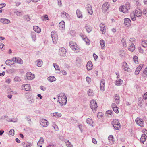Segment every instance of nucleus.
Here are the masks:
<instances>
[{
	"label": "nucleus",
	"instance_id": "1",
	"mask_svg": "<svg viewBox=\"0 0 147 147\" xmlns=\"http://www.w3.org/2000/svg\"><path fill=\"white\" fill-rule=\"evenodd\" d=\"M130 8V3L127 2L125 5H123L119 7V9L120 11L124 13H127Z\"/></svg>",
	"mask_w": 147,
	"mask_h": 147
},
{
	"label": "nucleus",
	"instance_id": "2",
	"mask_svg": "<svg viewBox=\"0 0 147 147\" xmlns=\"http://www.w3.org/2000/svg\"><path fill=\"white\" fill-rule=\"evenodd\" d=\"M62 96H59L58 97V102L61 104V106L65 105L67 102V97L65 95L64 93L62 94Z\"/></svg>",
	"mask_w": 147,
	"mask_h": 147
},
{
	"label": "nucleus",
	"instance_id": "3",
	"mask_svg": "<svg viewBox=\"0 0 147 147\" xmlns=\"http://www.w3.org/2000/svg\"><path fill=\"white\" fill-rule=\"evenodd\" d=\"M69 45L71 48L73 50L75 51L76 52L80 51L79 47L76 42L71 41L70 42Z\"/></svg>",
	"mask_w": 147,
	"mask_h": 147
},
{
	"label": "nucleus",
	"instance_id": "4",
	"mask_svg": "<svg viewBox=\"0 0 147 147\" xmlns=\"http://www.w3.org/2000/svg\"><path fill=\"white\" fill-rule=\"evenodd\" d=\"M112 124L116 130H118L120 127V124L118 120H114L113 122H112Z\"/></svg>",
	"mask_w": 147,
	"mask_h": 147
},
{
	"label": "nucleus",
	"instance_id": "5",
	"mask_svg": "<svg viewBox=\"0 0 147 147\" xmlns=\"http://www.w3.org/2000/svg\"><path fill=\"white\" fill-rule=\"evenodd\" d=\"M135 121L136 124L141 127H143L144 126V122L143 120L142 119L137 117L135 120Z\"/></svg>",
	"mask_w": 147,
	"mask_h": 147
},
{
	"label": "nucleus",
	"instance_id": "6",
	"mask_svg": "<svg viewBox=\"0 0 147 147\" xmlns=\"http://www.w3.org/2000/svg\"><path fill=\"white\" fill-rule=\"evenodd\" d=\"M12 61L15 63L20 64H22L23 63V61L20 57H14L12 59Z\"/></svg>",
	"mask_w": 147,
	"mask_h": 147
},
{
	"label": "nucleus",
	"instance_id": "7",
	"mask_svg": "<svg viewBox=\"0 0 147 147\" xmlns=\"http://www.w3.org/2000/svg\"><path fill=\"white\" fill-rule=\"evenodd\" d=\"M51 37L53 43L55 44L57 42L58 36L55 32L52 31L51 32Z\"/></svg>",
	"mask_w": 147,
	"mask_h": 147
},
{
	"label": "nucleus",
	"instance_id": "8",
	"mask_svg": "<svg viewBox=\"0 0 147 147\" xmlns=\"http://www.w3.org/2000/svg\"><path fill=\"white\" fill-rule=\"evenodd\" d=\"M90 106L92 110H95L96 109L97 107V105L95 100H91L90 103Z\"/></svg>",
	"mask_w": 147,
	"mask_h": 147
},
{
	"label": "nucleus",
	"instance_id": "9",
	"mask_svg": "<svg viewBox=\"0 0 147 147\" xmlns=\"http://www.w3.org/2000/svg\"><path fill=\"white\" fill-rule=\"evenodd\" d=\"M40 124L42 126L46 127L48 125V122L47 121L44 119H41L40 121Z\"/></svg>",
	"mask_w": 147,
	"mask_h": 147
},
{
	"label": "nucleus",
	"instance_id": "10",
	"mask_svg": "<svg viewBox=\"0 0 147 147\" xmlns=\"http://www.w3.org/2000/svg\"><path fill=\"white\" fill-rule=\"evenodd\" d=\"M66 51L65 48L62 47L59 49V53L61 56H65L66 55Z\"/></svg>",
	"mask_w": 147,
	"mask_h": 147
},
{
	"label": "nucleus",
	"instance_id": "11",
	"mask_svg": "<svg viewBox=\"0 0 147 147\" xmlns=\"http://www.w3.org/2000/svg\"><path fill=\"white\" fill-rule=\"evenodd\" d=\"M109 7V4L107 2L104 3L102 7V9L104 12H106Z\"/></svg>",
	"mask_w": 147,
	"mask_h": 147
},
{
	"label": "nucleus",
	"instance_id": "12",
	"mask_svg": "<svg viewBox=\"0 0 147 147\" xmlns=\"http://www.w3.org/2000/svg\"><path fill=\"white\" fill-rule=\"evenodd\" d=\"M80 36L83 40L85 42L86 44L87 45H89L90 44V41L87 36L83 34H81Z\"/></svg>",
	"mask_w": 147,
	"mask_h": 147
},
{
	"label": "nucleus",
	"instance_id": "13",
	"mask_svg": "<svg viewBox=\"0 0 147 147\" xmlns=\"http://www.w3.org/2000/svg\"><path fill=\"white\" fill-rule=\"evenodd\" d=\"M124 24L127 27H129L131 25V21L130 19L129 18H125L124 19Z\"/></svg>",
	"mask_w": 147,
	"mask_h": 147
},
{
	"label": "nucleus",
	"instance_id": "14",
	"mask_svg": "<svg viewBox=\"0 0 147 147\" xmlns=\"http://www.w3.org/2000/svg\"><path fill=\"white\" fill-rule=\"evenodd\" d=\"M143 65L144 64H140L136 68L135 72V75H137L139 74V72L143 67Z\"/></svg>",
	"mask_w": 147,
	"mask_h": 147
},
{
	"label": "nucleus",
	"instance_id": "15",
	"mask_svg": "<svg viewBox=\"0 0 147 147\" xmlns=\"http://www.w3.org/2000/svg\"><path fill=\"white\" fill-rule=\"evenodd\" d=\"M86 9L88 11L89 14L90 15H92L93 13V11L92 9L91 6L88 4H87L86 7Z\"/></svg>",
	"mask_w": 147,
	"mask_h": 147
},
{
	"label": "nucleus",
	"instance_id": "16",
	"mask_svg": "<svg viewBox=\"0 0 147 147\" xmlns=\"http://www.w3.org/2000/svg\"><path fill=\"white\" fill-rule=\"evenodd\" d=\"M105 80L104 79H102L100 81V88L101 90L104 91L105 89Z\"/></svg>",
	"mask_w": 147,
	"mask_h": 147
},
{
	"label": "nucleus",
	"instance_id": "17",
	"mask_svg": "<svg viewBox=\"0 0 147 147\" xmlns=\"http://www.w3.org/2000/svg\"><path fill=\"white\" fill-rule=\"evenodd\" d=\"M22 89L26 91H30V84H23L22 86Z\"/></svg>",
	"mask_w": 147,
	"mask_h": 147
},
{
	"label": "nucleus",
	"instance_id": "18",
	"mask_svg": "<svg viewBox=\"0 0 147 147\" xmlns=\"http://www.w3.org/2000/svg\"><path fill=\"white\" fill-rule=\"evenodd\" d=\"M26 77L29 80H32L34 78V76L30 72H28L26 74Z\"/></svg>",
	"mask_w": 147,
	"mask_h": 147
},
{
	"label": "nucleus",
	"instance_id": "19",
	"mask_svg": "<svg viewBox=\"0 0 147 147\" xmlns=\"http://www.w3.org/2000/svg\"><path fill=\"white\" fill-rule=\"evenodd\" d=\"M26 98L29 103L30 104H32L34 102V99L33 98L32 96L30 95H27L26 96Z\"/></svg>",
	"mask_w": 147,
	"mask_h": 147
},
{
	"label": "nucleus",
	"instance_id": "20",
	"mask_svg": "<svg viewBox=\"0 0 147 147\" xmlns=\"http://www.w3.org/2000/svg\"><path fill=\"white\" fill-rule=\"evenodd\" d=\"M61 16L62 17L65 18L68 20H69L70 18V16L68 14L64 11L62 12L61 13Z\"/></svg>",
	"mask_w": 147,
	"mask_h": 147
},
{
	"label": "nucleus",
	"instance_id": "21",
	"mask_svg": "<svg viewBox=\"0 0 147 147\" xmlns=\"http://www.w3.org/2000/svg\"><path fill=\"white\" fill-rule=\"evenodd\" d=\"M122 67L124 70L125 71L129 72L131 70L128 67V65L126 62H124L123 63Z\"/></svg>",
	"mask_w": 147,
	"mask_h": 147
},
{
	"label": "nucleus",
	"instance_id": "22",
	"mask_svg": "<svg viewBox=\"0 0 147 147\" xmlns=\"http://www.w3.org/2000/svg\"><path fill=\"white\" fill-rule=\"evenodd\" d=\"M111 107L113 111L116 113H119L118 107L116 106L115 103L111 105Z\"/></svg>",
	"mask_w": 147,
	"mask_h": 147
},
{
	"label": "nucleus",
	"instance_id": "23",
	"mask_svg": "<svg viewBox=\"0 0 147 147\" xmlns=\"http://www.w3.org/2000/svg\"><path fill=\"white\" fill-rule=\"evenodd\" d=\"M92 64L91 61H88L86 65L87 69V70H91L92 68Z\"/></svg>",
	"mask_w": 147,
	"mask_h": 147
},
{
	"label": "nucleus",
	"instance_id": "24",
	"mask_svg": "<svg viewBox=\"0 0 147 147\" xmlns=\"http://www.w3.org/2000/svg\"><path fill=\"white\" fill-rule=\"evenodd\" d=\"M135 13L136 16L137 17H140L141 16L142 14V12L141 10L140 9H136L135 10Z\"/></svg>",
	"mask_w": 147,
	"mask_h": 147
},
{
	"label": "nucleus",
	"instance_id": "25",
	"mask_svg": "<svg viewBox=\"0 0 147 147\" xmlns=\"http://www.w3.org/2000/svg\"><path fill=\"white\" fill-rule=\"evenodd\" d=\"M109 144H113L114 143V140L112 135H110L108 138Z\"/></svg>",
	"mask_w": 147,
	"mask_h": 147
},
{
	"label": "nucleus",
	"instance_id": "26",
	"mask_svg": "<svg viewBox=\"0 0 147 147\" xmlns=\"http://www.w3.org/2000/svg\"><path fill=\"white\" fill-rule=\"evenodd\" d=\"M22 145L23 147H30L32 146V144L31 143L26 142L22 143Z\"/></svg>",
	"mask_w": 147,
	"mask_h": 147
},
{
	"label": "nucleus",
	"instance_id": "27",
	"mask_svg": "<svg viewBox=\"0 0 147 147\" xmlns=\"http://www.w3.org/2000/svg\"><path fill=\"white\" fill-rule=\"evenodd\" d=\"M59 27L60 29L63 30L65 29V22L64 21H61L59 24Z\"/></svg>",
	"mask_w": 147,
	"mask_h": 147
},
{
	"label": "nucleus",
	"instance_id": "28",
	"mask_svg": "<svg viewBox=\"0 0 147 147\" xmlns=\"http://www.w3.org/2000/svg\"><path fill=\"white\" fill-rule=\"evenodd\" d=\"M142 75V80H145L147 76V71H146V69H144Z\"/></svg>",
	"mask_w": 147,
	"mask_h": 147
},
{
	"label": "nucleus",
	"instance_id": "29",
	"mask_svg": "<svg viewBox=\"0 0 147 147\" xmlns=\"http://www.w3.org/2000/svg\"><path fill=\"white\" fill-rule=\"evenodd\" d=\"M119 99L120 97L119 94H116L115 96L114 99L115 102L116 104H119L120 102Z\"/></svg>",
	"mask_w": 147,
	"mask_h": 147
},
{
	"label": "nucleus",
	"instance_id": "30",
	"mask_svg": "<svg viewBox=\"0 0 147 147\" xmlns=\"http://www.w3.org/2000/svg\"><path fill=\"white\" fill-rule=\"evenodd\" d=\"M0 21L1 22L5 24H8L10 22L9 20L5 18H1L0 20Z\"/></svg>",
	"mask_w": 147,
	"mask_h": 147
},
{
	"label": "nucleus",
	"instance_id": "31",
	"mask_svg": "<svg viewBox=\"0 0 147 147\" xmlns=\"http://www.w3.org/2000/svg\"><path fill=\"white\" fill-rule=\"evenodd\" d=\"M76 14L78 18H82L83 15L82 12L78 9L76 10Z\"/></svg>",
	"mask_w": 147,
	"mask_h": 147
},
{
	"label": "nucleus",
	"instance_id": "32",
	"mask_svg": "<svg viewBox=\"0 0 147 147\" xmlns=\"http://www.w3.org/2000/svg\"><path fill=\"white\" fill-rule=\"evenodd\" d=\"M100 31L102 32L103 34H104L105 33V32L104 31H105V24H103L101 23L100 25Z\"/></svg>",
	"mask_w": 147,
	"mask_h": 147
},
{
	"label": "nucleus",
	"instance_id": "33",
	"mask_svg": "<svg viewBox=\"0 0 147 147\" xmlns=\"http://www.w3.org/2000/svg\"><path fill=\"white\" fill-rule=\"evenodd\" d=\"M31 36L33 41L34 42L36 40V33L34 32H32L31 33Z\"/></svg>",
	"mask_w": 147,
	"mask_h": 147
},
{
	"label": "nucleus",
	"instance_id": "34",
	"mask_svg": "<svg viewBox=\"0 0 147 147\" xmlns=\"http://www.w3.org/2000/svg\"><path fill=\"white\" fill-rule=\"evenodd\" d=\"M34 30L36 32L39 33L41 32V29L37 26H35L33 27Z\"/></svg>",
	"mask_w": 147,
	"mask_h": 147
},
{
	"label": "nucleus",
	"instance_id": "35",
	"mask_svg": "<svg viewBox=\"0 0 147 147\" xmlns=\"http://www.w3.org/2000/svg\"><path fill=\"white\" fill-rule=\"evenodd\" d=\"M123 83V81L122 80L120 79L119 80H116L115 84L116 86H120Z\"/></svg>",
	"mask_w": 147,
	"mask_h": 147
},
{
	"label": "nucleus",
	"instance_id": "36",
	"mask_svg": "<svg viewBox=\"0 0 147 147\" xmlns=\"http://www.w3.org/2000/svg\"><path fill=\"white\" fill-rule=\"evenodd\" d=\"M12 61H12V59H8L6 61L5 63L6 65L11 67L15 64L14 63H12Z\"/></svg>",
	"mask_w": 147,
	"mask_h": 147
},
{
	"label": "nucleus",
	"instance_id": "37",
	"mask_svg": "<svg viewBox=\"0 0 147 147\" xmlns=\"http://www.w3.org/2000/svg\"><path fill=\"white\" fill-rule=\"evenodd\" d=\"M146 134H144L142 135L141 138L140 139L141 142L143 144L144 143V142H145L146 140Z\"/></svg>",
	"mask_w": 147,
	"mask_h": 147
},
{
	"label": "nucleus",
	"instance_id": "38",
	"mask_svg": "<svg viewBox=\"0 0 147 147\" xmlns=\"http://www.w3.org/2000/svg\"><path fill=\"white\" fill-rule=\"evenodd\" d=\"M86 121L87 123L89 125L92 126H93L92 124L93 123V122L91 119L88 118L86 119Z\"/></svg>",
	"mask_w": 147,
	"mask_h": 147
},
{
	"label": "nucleus",
	"instance_id": "39",
	"mask_svg": "<svg viewBox=\"0 0 147 147\" xmlns=\"http://www.w3.org/2000/svg\"><path fill=\"white\" fill-rule=\"evenodd\" d=\"M85 28H86L87 32L88 33L90 32L92 30V27L90 26H85Z\"/></svg>",
	"mask_w": 147,
	"mask_h": 147
},
{
	"label": "nucleus",
	"instance_id": "40",
	"mask_svg": "<svg viewBox=\"0 0 147 147\" xmlns=\"http://www.w3.org/2000/svg\"><path fill=\"white\" fill-rule=\"evenodd\" d=\"M135 46L134 44H132L129 46L128 50L131 52H133L135 49Z\"/></svg>",
	"mask_w": 147,
	"mask_h": 147
},
{
	"label": "nucleus",
	"instance_id": "41",
	"mask_svg": "<svg viewBox=\"0 0 147 147\" xmlns=\"http://www.w3.org/2000/svg\"><path fill=\"white\" fill-rule=\"evenodd\" d=\"M141 45L144 47H147V41L146 40H143L141 42Z\"/></svg>",
	"mask_w": 147,
	"mask_h": 147
},
{
	"label": "nucleus",
	"instance_id": "42",
	"mask_svg": "<svg viewBox=\"0 0 147 147\" xmlns=\"http://www.w3.org/2000/svg\"><path fill=\"white\" fill-rule=\"evenodd\" d=\"M53 116L57 118H59L61 116V114L58 112H55L53 113Z\"/></svg>",
	"mask_w": 147,
	"mask_h": 147
},
{
	"label": "nucleus",
	"instance_id": "43",
	"mask_svg": "<svg viewBox=\"0 0 147 147\" xmlns=\"http://www.w3.org/2000/svg\"><path fill=\"white\" fill-rule=\"evenodd\" d=\"M36 62H37V66L38 67H40L42 66L43 62L41 60L38 59L36 61Z\"/></svg>",
	"mask_w": 147,
	"mask_h": 147
},
{
	"label": "nucleus",
	"instance_id": "44",
	"mask_svg": "<svg viewBox=\"0 0 147 147\" xmlns=\"http://www.w3.org/2000/svg\"><path fill=\"white\" fill-rule=\"evenodd\" d=\"M48 80L49 81L51 82L55 81L56 79L54 76H50L48 78Z\"/></svg>",
	"mask_w": 147,
	"mask_h": 147
},
{
	"label": "nucleus",
	"instance_id": "45",
	"mask_svg": "<svg viewBox=\"0 0 147 147\" xmlns=\"http://www.w3.org/2000/svg\"><path fill=\"white\" fill-rule=\"evenodd\" d=\"M15 13H16L17 16H21L23 15L24 13L23 11H15L14 12Z\"/></svg>",
	"mask_w": 147,
	"mask_h": 147
},
{
	"label": "nucleus",
	"instance_id": "46",
	"mask_svg": "<svg viewBox=\"0 0 147 147\" xmlns=\"http://www.w3.org/2000/svg\"><path fill=\"white\" fill-rule=\"evenodd\" d=\"M23 19L26 21H29L30 20V18L28 15H26L23 16Z\"/></svg>",
	"mask_w": 147,
	"mask_h": 147
},
{
	"label": "nucleus",
	"instance_id": "47",
	"mask_svg": "<svg viewBox=\"0 0 147 147\" xmlns=\"http://www.w3.org/2000/svg\"><path fill=\"white\" fill-rule=\"evenodd\" d=\"M88 95L89 96H92L93 95V91L91 89H89L87 92Z\"/></svg>",
	"mask_w": 147,
	"mask_h": 147
},
{
	"label": "nucleus",
	"instance_id": "48",
	"mask_svg": "<svg viewBox=\"0 0 147 147\" xmlns=\"http://www.w3.org/2000/svg\"><path fill=\"white\" fill-rule=\"evenodd\" d=\"M135 16H136V15H135L134 12H133L131 13L130 17L131 20L133 21H135L136 20Z\"/></svg>",
	"mask_w": 147,
	"mask_h": 147
},
{
	"label": "nucleus",
	"instance_id": "49",
	"mask_svg": "<svg viewBox=\"0 0 147 147\" xmlns=\"http://www.w3.org/2000/svg\"><path fill=\"white\" fill-rule=\"evenodd\" d=\"M53 65L55 68V70H58L60 71V69L59 68V65L56 63H54L53 64Z\"/></svg>",
	"mask_w": 147,
	"mask_h": 147
},
{
	"label": "nucleus",
	"instance_id": "50",
	"mask_svg": "<svg viewBox=\"0 0 147 147\" xmlns=\"http://www.w3.org/2000/svg\"><path fill=\"white\" fill-rule=\"evenodd\" d=\"M65 143L66 145L68 147H73V145L68 140H66L65 141Z\"/></svg>",
	"mask_w": 147,
	"mask_h": 147
},
{
	"label": "nucleus",
	"instance_id": "51",
	"mask_svg": "<svg viewBox=\"0 0 147 147\" xmlns=\"http://www.w3.org/2000/svg\"><path fill=\"white\" fill-rule=\"evenodd\" d=\"M122 45L124 47H126L127 46L126 43L124 38H123L121 41Z\"/></svg>",
	"mask_w": 147,
	"mask_h": 147
},
{
	"label": "nucleus",
	"instance_id": "52",
	"mask_svg": "<svg viewBox=\"0 0 147 147\" xmlns=\"http://www.w3.org/2000/svg\"><path fill=\"white\" fill-rule=\"evenodd\" d=\"M44 142V139L43 137H40L39 141L37 143V145H39L40 144H42V143Z\"/></svg>",
	"mask_w": 147,
	"mask_h": 147
},
{
	"label": "nucleus",
	"instance_id": "53",
	"mask_svg": "<svg viewBox=\"0 0 147 147\" xmlns=\"http://www.w3.org/2000/svg\"><path fill=\"white\" fill-rule=\"evenodd\" d=\"M100 45L102 48V49H103V48H104L105 46V41L103 40H100Z\"/></svg>",
	"mask_w": 147,
	"mask_h": 147
},
{
	"label": "nucleus",
	"instance_id": "54",
	"mask_svg": "<svg viewBox=\"0 0 147 147\" xmlns=\"http://www.w3.org/2000/svg\"><path fill=\"white\" fill-rule=\"evenodd\" d=\"M41 18L43 20H49L48 16L47 15H45L43 16Z\"/></svg>",
	"mask_w": 147,
	"mask_h": 147
},
{
	"label": "nucleus",
	"instance_id": "55",
	"mask_svg": "<svg viewBox=\"0 0 147 147\" xmlns=\"http://www.w3.org/2000/svg\"><path fill=\"white\" fill-rule=\"evenodd\" d=\"M14 134V131L13 129H11L9 131V134L11 136H13Z\"/></svg>",
	"mask_w": 147,
	"mask_h": 147
},
{
	"label": "nucleus",
	"instance_id": "56",
	"mask_svg": "<svg viewBox=\"0 0 147 147\" xmlns=\"http://www.w3.org/2000/svg\"><path fill=\"white\" fill-rule=\"evenodd\" d=\"M21 80L20 78L18 76L15 77L14 78V80L15 82H19L21 81Z\"/></svg>",
	"mask_w": 147,
	"mask_h": 147
},
{
	"label": "nucleus",
	"instance_id": "57",
	"mask_svg": "<svg viewBox=\"0 0 147 147\" xmlns=\"http://www.w3.org/2000/svg\"><path fill=\"white\" fill-rule=\"evenodd\" d=\"M134 60V62L136 63H137L138 62V57L136 56H135L133 57V58Z\"/></svg>",
	"mask_w": 147,
	"mask_h": 147
},
{
	"label": "nucleus",
	"instance_id": "58",
	"mask_svg": "<svg viewBox=\"0 0 147 147\" xmlns=\"http://www.w3.org/2000/svg\"><path fill=\"white\" fill-rule=\"evenodd\" d=\"M112 114V111L111 110H108L106 112V115H111Z\"/></svg>",
	"mask_w": 147,
	"mask_h": 147
},
{
	"label": "nucleus",
	"instance_id": "59",
	"mask_svg": "<svg viewBox=\"0 0 147 147\" xmlns=\"http://www.w3.org/2000/svg\"><path fill=\"white\" fill-rule=\"evenodd\" d=\"M142 13L146 16H147V9H144L142 11Z\"/></svg>",
	"mask_w": 147,
	"mask_h": 147
},
{
	"label": "nucleus",
	"instance_id": "60",
	"mask_svg": "<svg viewBox=\"0 0 147 147\" xmlns=\"http://www.w3.org/2000/svg\"><path fill=\"white\" fill-rule=\"evenodd\" d=\"M119 54L121 56H123L124 55V52L123 50H121L119 51Z\"/></svg>",
	"mask_w": 147,
	"mask_h": 147
},
{
	"label": "nucleus",
	"instance_id": "61",
	"mask_svg": "<svg viewBox=\"0 0 147 147\" xmlns=\"http://www.w3.org/2000/svg\"><path fill=\"white\" fill-rule=\"evenodd\" d=\"M27 121L28 122L29 124H31L30 121H31V119L30 116H28L26 117Z\"/></svg>",
	"mask_w": 147,
	"mask_h": 147
},
{
	"label": "nucleus",
	"instance_id": "62",
	"mask_svg": "<svg viewBox=\"0 0 147 147\" xmlns=\"http://www.w3.org/2000/svg\"><path fill=\"white\" fill-rule=\"evenodd\" d=\"M86 79L87 82L89 84L90 82V78L88 77L87 76L86 78Z\"/></svg>",
	"mask_w": 147,
	"mask_h": 147
},
{
	"label": "nucleus",
	"instance_id": "63",
	"mask_svg": "<svg viewBox=\"0 0 147 147\" xmlns=\"http://www.w3.org/2000/svg\"><path fill=\"white\" fill-rule=\"evenodd\" d=\"M6 6L5 3H1L0 4V9H1Z\"/></svg>",
	"mask_w": 147,
	"mask_h": 147
},
{
	"label": "nucleus",
	"instance_id": "64",
	"mask_svg": "<svg viewBox=\"0 0 147 147\" xmlns=\"http://www.w3.org/2000/svg\"><path fill=\"white\" fill-rule=\"evenodd\" d=\"M143 97L144 99L146 100L147 99V92L144 94Z\"/></svg>",
	"mask_w": 147,
	"mask_h": 147
}]
</instances>
